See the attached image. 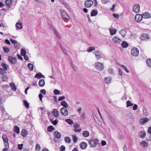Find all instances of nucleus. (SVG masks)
Instances as JSON below:
<instances>
[{
    "instance_id": "obj_19",
    "label": "nucleus",
    "mask_w": 151,
    "mask_h": 151,
    "mask_svg": "<svg viewBox=\"0 0 151 151\" xmlns=\"http://www.w3.org/2000/svg\"><path fill=\"white\" fill-rule=\"evenodd\" d=\"M52 29L54 30L55 33L56 34V35L60 39L61 38L60 35L56 29L54 27H52Z\"/></svg>"
},
{
    "instance_id": "obj_8",
    "label": "nucleus",
    "mask_w": 151,
    "mask_h": 151,
    "mask_svg": "<svg viewBox=\"0 0 151 151\" xmlns=\"http://www.w3.org/2000/svg\"><path fill=\"white\" fill-rule=\"evenodd\" d=\"M140 6L138 4H135L133 7V11L135 13H137L139 11Z\"/></svg>"
},
{
    "instance_id": "obj_30",
    "label": "nucleus",
    "mask_w": 151,
    "mask_h": 151,
    "mask_svg": "<svg viewBox=\"0 0 151 151\" xmlns=\"http://www.w3.org/2000/svg\"><path fill=\"white\" fill-rule=\"evenodd\" d=\"M140 145L142 146L145 147L148 145V143L144 141H142L140 142Z\"/></svg>"
},
{
    "instance_id": "obj_21",
    "label": "nucleus",
    "mask_w": 151,
    "mask_h": 151,
    "mask_svg": "<svg viewBox=\"0 0 151 151\" xmlns=\"http://www.w3.org/2000/svg\"><path fill=\"white\" fill-rule=\"evenodd\" d=\"M28 134L27 130L25 129H22L21 132V134L23 137H25Z\"/></svg>"
},
{
    "instance_id": "obj_10",
    "label": "nucleus",
    "mask_w": 151,
    "mask_h": 151,
    "mask_svg": "<svg viewBox=\"0 0 151 151\" xmlns=\"http://www.w3.org/2000/svg\"><path fill=\"white\" fill-rule=\"evenodd\" d=\"M8 60L10 62L13 64H15L17 63L16 59L12 57L11 56H9V57Z\"/></svg>"
},
{
    "instance_id": "obj_26",
    "label": "nucleus",
    "mask_w": 151,
    "mask_h": 151,
    "mask_svg": "<svg viewBox=\"0 0 151 151\" xmlns=\"http://www.w3.org/2000/svg\"><path fill=\"white\" fill-rule=\"evenodd\" d=\"M111 81V78L109 77H106L104 78L105 82L106 84L110 83Z\"/></svg>"
},
{
    "instance_id": "obj_44",
    "label": "nucleus",
    "mask_w": 151,
    "mask_h": 151,
    "mask_svg": "<svg viewBox=\"0 0 151 151\" xmlns=\"http://www.w3.org/2000/svg\"><path fill=\"white\" fill-rule=\"evenodd\" d=\"M126 107H128L130 106H132L133 105V104L132 103L131 101H128L126 102Z\"/></svg>"
},
{
    "instance_id": "obj_14",
    "label": "nucleus",
    "mask_w": 151,
    "mask_h": 151,
    "mask_svg": "<svg viewBox=\"0 0 151 151\" xmlns=\"http://www.w3.org/2000/svg\"><path fill=\"white\" fill-rule=\"evenodd\" d=\"M80 146L81 149H85L87 147V144L86 142H83L80 143Z\"/></svg>"
},
{
    "instance_id": "obj_25",
    "label": "nucleus",
    "mask_w": 151,
    "mask_h": 151,
    "mask_svg": "<svg viewBox=\"0 0 151 151\" xmlns=\"http://www.w3.org/2000/svg\"><path fill=\"white\" fill-rule=\"evenodd\" d=\"M61 105L63 106V107L65 108H67L68 107V104L64 101H63L61 102Z\"/></svg>"
},
{
    "instance_id": "obj_62",
    "label": "nucleus",
    "mask_w": 151,
    "mask_h": 151,
    "mask_svg": "<svg viewBox=\"0 0 151 151\" xmlns=\"http://www.w3.org/2000/svg\"><path fill=\"white\" fill-rule=\"evenodd\" d=\"M10 41L11 42L12 44H14V45H15V44L17 42V41H15V40H13L12 39H10Z\"/></svg>"
},
{
    "instance_id": "obj_13",
    "label": "nucleus",
    "mask_w": 151,
    "mask_h": 151,
    "mask_svg": "<svg viewBox=\"0 0 151 151\" xmlns=\"http://www.w3.org/2000/svg\"><path fill=\"white\" fill-rule=\"evenodd\" d=\"M142 15L144 18L149 19L151 17V15L147 12L144 13Z\"/></svg>"
},
{
    "instance_id": "obj_59",
    "label": "nucleus",
    "mask_w": 151,
    "mask_h": 151,
    "mask_svg": "<svg viewBox=\"0 0 151 151\" xmlns=\"http://www.w3.org/2000/svg\"><path fill=\"white\" fill-rule=\"evenodd\" d=\"M109 119L110 120L111 122L113 124H115V120L114 119H113V118L111 116H109Z\"/></svg>"
},
{
    "instance_id": "obj_23",
    "label": "nucleus",
    "mask_w": 151,
    "mask_h": 151,
    "mask_svg": "<svg viewBox=\"0 0 151 151\" xmlns=\"http://www.w3.org/2000/svg\"><path fill=\"white\" fill-rule=\"evenodd\" d=\"M98 12L97 10L93 9L91 11V16H94L98 14Z\"/></svg>"
},
{
    "instance_id": "obj_22",
    "label": "nucleus",
    "mask_w": 151,
    "mask_h": 151,
    "mask_svg": "<svg viewBox=\"0 0 151 151\" xmlns=\"http://www.w3.org/2000/svg\"><path fill=\"white\" fill-rule=\"evenodd\" d=\"M38 84L39 86L41 87H43L45 85V81L43 79H41L40 80Z\"/></svg>"
},
{
    "instance_id": "obj_63",
    "label": "nucleus",
    "mask_w": 151,
    "mask_h": 151,
    "mask_svg": "<svg viewBox=\"0 0 151 151\" xmlns=\"http://www.w3.org/2000/svg\"><path fill=\"white\" fill-rule=\"evenodd\" d=\"M113 16L116 19H117L119 18V16L118 14L115 13L113 14Z\"/></svg>"
},
{
    "instance_id": "obj_27",
    "label": "nucleus",
    "mask_w": 151,
    "mask_h": 151,
    "mask_svg": "<svg viewBox=\"0 0 151 151\" xmlns=\"http://www.w3.org/2000/svg\"><path fill=\"white\" fill-rule=\"evenodd\" d=\"M146 135V133L145 131H141L139 132V137L142 138H144Z\"/></svg>"
},
{
    "instance_id": "obj_6",
    "label": "nucleus",
    "mask_w": 151,
    "mask_h": 151,
    "mask_svg": "<svg viewBox=\"0 0 151 151\" xmlns=\"http://www.w3.org/2000/svg\"><path fill=\"white\" fill-rule=\"evenodd\" d=\"M113 41L116 44H120L122 42V40L117 36H114L112 39Z\"/></svg>"
},
{
    "instance_id": "obj_15",
    "label": "nucleus",
    "mask_w": 151,
    "mask_h": 151,
    "mask_svg": "<svg viewBox=\"0 0 151 151\" xmlns=\"http://www.w3.org/2000/svg\"><path fill=\"white\" fill-rule=\"evenodd\" d=\"M149 120V119L147 117H145V118H141L140 120V122L141 124H143L148 122Z\"/></svg>"
},
{
    "instance_id": "obj_56",
    "label": "nucleus",
    "mask_w": 151,
    "mask_h": 151,
    "mask_svg": "<svg viewBox=\"0 0 151 151\" xmlns=\"http://www.w3.org/2000/svg\"><path fill=\"white\" fill-rule=\"evenodd\" d=\"M23 103L24 104V105L26 106V107L28 108L29 107V104L27 101L25 100H24Z\"/></svg>"
},
{
    "instance_id": "obj_31",
    "label": "nucleus",
    "mask_w": 151,
    "mask_h": 151,
    "mask_svg": "<svg viewBox=\"0 0 151 151\" xmlns=\"http://www.w3.org/2000/svg\"><path fill=\"white\" fill-rule=\"evenodd\" d=\"M2 138L4 141V143L8 142V137L6 135L3 134L2 136Z\"/></svg>"
},
{
    "instance_id": "obj_61",
    "label": "nucleus",
    "mask_w": 151,
    "mask_h": 151,
    "mask_svg": "<svg viewBox=\"0 0 151 151\" xmlns=\"http://www.w3.org/2000/svg\"><path fill=\"white\" fill-rule=\"evenodd\" d=\"M65 99V97L64 96H62L61 97H59L58 99V101H62L64 100Z\"/></svg>"
},
{
    "instance_id": "obj_64",
    "label": "nucleus",
    "mask_w": 151,
    "mask_h": 151,
    "mask_svg": "<svg viewBox=\"0 0 151 151\" xmlns=\"http://www.w3.org/2000/svg\"><path fill=\"white\" fill-rule=\"evenodd\" d=\"M138 106L137 104H134L133 107V109L134 110H136Z\"/></svg>"
},
{
    "instance_id": "obj_47",
    "label": "nucleus",
    "mask_w": 151,
    "mask_h": 151,
    "mask_svg": "<svg viewBox=\"0 0 151 151\" xmlns=\"http://www.w3.org/2000/svg\"><path fill=\"white\" fill-rule=\"evenodd\" d=\"M0 110H1V112L3 114H4L5 111V109L4 107L3 106H0Z\"/></svg>"
},
{
    "instance_id": "obj_24",
    "label": "nucleus",
    "mask_w": 151,
    "mask_h": 151,
    "mask_svg": "<svg viewBox=\"0 0 151 151\" xmlns=\"http://www.w3.org/2000/svg\"><path fill=\"white\" fill-rule=\"evenodd\" d=\"M109 31L111 35L115 34L116 32V29L113 28H111L109 29Z\"/></svg>"
},
{
    "instance_id": "obj_49",
    "label": "nucleus",
    "mask_w": 151,
    "mask_h": 151,
    "mask_svg": "<svg viewBox=\"0 0 151 151\" xmlns=\"http://www.w3.org/2000/svg\"><path fill=\"white\" fill-rule=\"evenodd\" d=\"M2 80L3 81H6L8 79L7 76L4 74H3V76L2 77Z\"/></svg>"
},
{
    "instance_id": "obj_32",
    "label": "nucleus",
    "mask_w": 151,
    "mask_h": 151,
    "mask_svg": "<svg viewBox=\"0 0 151 151\" xmlns=\"http://www.w3.org/2000/svg\"><path fill=\"white\" fill-rule=\"evenodd\" d=\"M14 130L17 134L19 133V128L17 126H14Z\"/></svg>"
},
{
    "instance_id": "obj_7",
    "label": "nucleus",
    "mask_w": 151,
    "mask_h": 151,
    "mask_svg": "<svg viewBox=\"0 0 151 151\" xmlns=\"http://www.w3.org/2000/svg\"><path fill=\"white\" fill-rule=\"evenodd\" d=\"M143 18L142 15L139 14H137L134 17V18L136 21L137 22H140Z\"/></svg>"
},
{
    "instance_id": "obj_50",
    "label": "nucleus",
    "mask_w": 151,
    "mask_h": 151,
    "mask_svg": "<svg viewBox=\"0 0 151 151\" xmlns=\"http://www.w3.org/2000/svg\"><path fill=\"white\" fill-rule=\"evenodd\" d=\"M2 48L4 50V52L6 53H7L9 51V49L8 47H3Z\"/></svg>"
},
{
    "instance_id": "obj_48",
    "label": "nucleus",
    "mask_w": 151,
    "mask_h": 151,
    "mask_svg": "<svg viewBox=\"0 0 151 151\" xmlns=\"http://www.w3.org/2000/svg\"><path fill=\"white\" fill-rule=\"evenodd\" d=\"M120 66L122 67L123 69L126 71L127 73H129V70L127 69L126 67L124 65H120Z\"/></svg>"
},
{
    "instance_id": "obj_51",
    "label": "nucleus",
    "mask_w": 151,
    "mask_h": 151,
    "mask_svg": "<svg viewBox=\"0 0 151 151\" xmlns=\"http://www.w3.org/2000/svg\"><path fill=\"white\" fill-rule=\"evenodd\" d=\"M108 72L109 74L113 75L114 73V70L112 68H109L108 69Z\"/></svg>"
},
{
    "instance_id": "obj_58",
    "label": "nucleus",
    "mask_w": 151,
    "mask_h": 151,
    "mask_svg": "<svg viewBox=\"0 0 151 151\" xmlns=\"http://www.w3.org/2000/svg\"><path fill=\"white\" fill-rule=\"evenodd\" d=\"M2 87L5 90H6L9 87V86L8 85H3L2 86Z\"/></svg>"
},
{
    "instance_id": "obj_35",
    "label": "nucleus",
    "mask_w": 151,
    "mask_h": 151,
    "mask_svg": "<svg viewBox=\"0 0 151 151\" xmlns=\"http://www.w3.org/2000/svg\"><path fill=\"white\" fill-rule=\"evenodd\" d=\"M83 135L85 137H88L89 136V133L87 131H84L83 132Z\"/></svg>"
},
{
    "instance_id": "obj_12",
    "label": "nucleus",
    "mask_w": 151,
    "mask_h": 151,
    "mask_svg": "<svg viewBox=\"0 0 151 151\" xmlns=\"http://www.w3.org/2000/svg\"><path fill=\"white\" fill-rule=\"evenodd\" d=\"M52 113L53 116L55 117H58L59 114V111L55 109H54L53 110Z\"/></svg>"
},
{
    "instance_id": "obj_5",
    "label": "nucleus",
    "mask_w": 151,
    "mask_h": 151,
    "mask_svg": "<svg viewBox=\"0 0 151 151\" xmlns=\"http://www.w3.org/2000/svg\"><path fill=\"white\" fill-rule=\"evenodd\" d=\"M60 113L63 115L66 116L68 115V112L66 108L62 107L60 109Z\"/></svg>"
},
{
    "instance_id": "obj_34",
    "label": "nucleus",
    "mask_w": 151,
    "mask_h": 151,
    "mask_svg": "<svg viewBox=\"0 0 151 151\" xmlns=\"http://www.w3.org/2000/svg\"><path fill=\"white\" fill-rule=\"evenodd\" d=\"M121 45L123 48H125L128 46V44L125 41H124L122 42Z\"/></svg>"
},
{
    "instance_id": "obj_60",
    "label": "nucleus",
    "mask_w": 151,
    "mask_h": 151,
    "mask_svg": "<svg viewBox=\"0 0 151 151\" xmlns=\"http://www.w3.org/2000/svg\"><path fill=\"white\" fill-rule=\"evenodd\" d=\"M23 146V144H19L18 145V149L19 150H22V149Z\"/></svg>"
},
{
    "instance_id": "obj_45",
    "label": "nucleus",
    "mask_w": 151,
    "mask_h": 151,
    "mask_svg": "<svg viewBox=\"0 0 151 151\" xmlns=\"http://www.w3.org/2000/svg\"><path fill=\"white\" fill-rule=\"evenodd\" d=\"M27 66L31 70H33L34 66L32 64L28 63L27 65Z\"/></svg>"
},
{
    "instance_id": "obj_1",
    "label": "nucleus",
    "mask_w": 151,
    "mask_h": 151,
    "mask_svg": "<svg viewBox=\"0 0 151 151\" xmlns=\"http://www.w3.org/2000/svg\"><path fill=\"white\" fill-rule=\"evenodd\" d=\"M60 12L61 16L63 19L67 20H69L70 19V17L64 10L60 9Z\"/></svg>"
},
{
    "instance_id": "obj_54",
    "label": "nucleus",
    "mask_w": 151,
    "mask_h": 151,
    "mask_svg": "<svg viewBox=\"0 0 151 151\" xmlns=\"http://www.w3.org/2000/svg\"><path fill=\"white\" fill-rule=\"evenodd\" d=\"M143 115L145 116H147L148 115V113L147 112L146 109L144 108H143Z\"/></svg>"
},
{
    "instance_id": "obj_40",
    "label": "nucleus",
    "mask_w": 151,
    "mask_h": 151,
    "mask_svg": "<svg viewBox=\"0 0 151 151\" xmlns=\"http://www.w3.org/2000/svg\"><path fill=\"white\" fill-rule=\"evenodd\" d=\"M95 50L94 47H90L88 48L87 49V51L88 52H90L92 51Z\"/></svg>"
},
{
    "instance_id": "obj_9",
    "label": "nucleus",
    "mask_w": 151,
    "mask_h": 151,
    "mask_svg": "<svg viewBox=\"0 0 151 151\" xmlns=\"http://www.w3.org/2000/svg\"><path fill=\"white\" fill-rule=\"evenodd\" d=\"M93 4V1L88 0L85 2V6L87 8L90 7Z\"/></svg>"
},
{
    "instance_id": "obj_28",
    "label": "nucleus",
    "mask_w": 151,
    "mask_h": 151,
    "mask_svg": "<svg viewBox=\"0 0 151 151\" xmlns=\"http://www.w3.org/2000/svg\"><path fill=\"white\" fill-rule=\"evenodd\" d=\"M72 139L74 143H77L78 140V138L77 136L75 134L72 135Z\"/></svg>"
},
{
    "instance_id": "obj_36",
    "label": "nucleus",
    "mask_w": 151,
    "mask_h": 151,
    "mask_svg": "<svg viewBox=\"0 0 151 151\" xmlns=\"http://www.w3.org/2000/svg\"><path fill=\"white\" fill-rule=\"evenodd\" d=\"M1 65L4 68V69L6 70H7V69H8V65L3 63H2Z\"/></svg>"
},
{
    "instance_id": "obj_29",
    "label": "nucleus",
    "mask_w": 151,
    "mask_h": 151,
    "mask_svg": "<svg viewBox=\"0 0 151 151\" xmlns=\"http://www.w3.org/2000/svg\"><path fill=\"white\" fill-rule=\"evenodd\" d=\"M86 118V114L84 112H82L80 116V119L81 120H84Z\"/></svg>"
},
{
    "instance_id": "obj_41",
    "label": "nucleus",
    "mask_w": 151,
    "mask_h": 151,
    "mask_svg": "<svg viewBox=\"0 0 151 151\" xmlns=\"http://www.w3.org/2000/svg\"><path fill=\"white\" fill-rule=\"evenodd\" d=\"M65 142L68 143H69L71 142V139L70 138L68 137H65Z\"/></svg>"
},
{
    "instance_id": "obj_18",
    "label": "nucleus",
    "mask_w": 151,
    "mask_h": 151,
    "mask_svg": "<svg viewBox=\"0 0 151 151\" xmlns=\"http://www.w3.org/2000/svg\"><path fill=\"white\" fill-rule=\"evenodd\" d=\"M35 78L39 79L42 78H45V76L43 75H42L41 73H39L36 74L35 76Z\"/></svg>"
},
{
    "instance_id": "obj_55",
    "label": "nucleus",
    "mask_w": 151,
    "mask_h": 151,
    "mask_svg": "<svg viewBox=\"0 0 151 151\" xmlns=\"http://www.w3.org/2000/svg\"><path fill=\"white\" fill-rule=\"evenodd\" d=\"M36 150L37 151H39L41 149L40 145V144H37L35 147Z\"/></svg>"
},
{
    "instance_id": "obj_53",
    "label": "nucleus",
    "mask_w": 151,
    "mask_h": 151,
    "mask_svg": "<svg viewBox=\"0 0 151 151\" xmlns=\"http://www.w3.org/2000/svg\"><path fill=\"white\" fill-rule=\"evenodd\" d=\"M53 92L55 95H59L60 94V91L56 89H55L54 90Z\"/></svg>"
},
{
    "instance_id": "obj_33",
    "label": "nucleus",
    "mask_w": 151,
    "mask_h": 151,
    "mask_svg": "<svg viewBox=\"0 0 151 151\" xmlns=\"http://www.w3.org/2000/svg\"><path fill=\"white\" fill-rule=\"evenodd\" d=\"M16 26L19 29H21L22 28V25L21 23L17 22L16 24Z\"/></svg>"
},
{
    "instance_id": "obj_42",
    "label": "nucleus",
    "mask_w": 151,
    "mask_h": 151,
    "mask_svg": "<svg viewBox=\"0 0 151 151\" xmlns=\"http://www.w3.org/2000/svg\"><path fill=\"white\" fill-rule=\"evenodd\" d=\"M26 52L24 49H22L21 50V55L22 56H24L26 55Z\"/></svg>"
},
{
    "instance_id": "obj_37",
    "label": "nucleus",
    "mask_w": 151,
    "mask_h": 151,
    "mask_svg": "<svg viewBox=\"0 0 151 151\" xmlns=\"http://www.w3.org/2000/svg\"><path fill=\"white\" fill-rule=\"evenodd\" d=\"M126 31L124 29H122L120 32V33L123 37H124L126 34Z\"/></svg>"
},
{
    "instance_id": "obj_16",
    "label": "nucleus",
    "mask_w": 151,
    "mask_h": 151,
    "mask_svg": "<svg viewBox=\"0 0 151 151\" xmlns=\"http://www.w3.org/2000/svg\"><path fill=\"white\" fill-rule=\"evenodd\" d=\"M54 136L56 138L59 139L61 137V135L60 132L57 131H55L54 132Z\"/></svg>"
},
{
    "instance_id": "obj_46",
    "label": "nucleus",
    "mask_w": 151,
    "mask_h": 151,
    "mask_svg": "<svg viewBox=\"0 0 151 151\" xmlns=\"http://www.w3.org/2000/svg\"><path fill=\"white\" fill-rule=\"evenodd\" d=\"M65 121L70 125L72 124L73 123V121L70 119H66L65 120Z\"/></svg>"
},
{
    "instance_id": "obj_17",
    "label": "nucleus",
    "mask_w": 151,
    "mask_h": 151,
    "mask_svg": "<svg viewBox=\"0 0 151 151\" xmlns=\"http://www.w3.org/2000/svg\"><path fill=\"white\" fill-rule=\"evenodd\" d=\"M150 38L149 36L147 34H144L142 35L141 39L143 40H146Z\"/></svg>"
},
{
    "instance_id": "obj_4",
    "label": "nucleus",
    "mask_w": 151,
    "mask_h": 151,
    "mask_svg": "<svg viewBox=\"0 0 151 151\" xmlns=\"http://www.w3.org/2000/svg\"><path fill=\"white\" fill-rule=\"evenodd\" d=\"M131 54L134 56H137L139 53V50L136 47L133 48L131 51Z\"/></svg>"
},
{
    "instance_id": "obj_20",
    "label": "nucleus",
    "mask_w": 151,
    "mask_h": 151,
    "mask_svg": "<svg viewBox=\"0 0 151 151\" xmlns=\"http://www.w3.org/2000/svg\"><path fill=\"white\" fill-rule=\"evenodd\" d=\"M5 3L6 5L8 6L7 7L10 8V5L13 3V1L12 0H6Z\"/></svg>"
},
{
    "instance_id": "obj_38",
    "label": "nucleus",
    "mask_w": 151,
    "mask_h": 151,
    "mask_svg": "<svg viewBox=\"0 0 151 151\" xmlns=\"http://www.w3.org/2000/svg\"><path fill=\"white\" fill-rule=\"evenodd\" d=\"M146 62L147 66L151 68V59H147L146 61Z\"/></svg>"
},
{
    "instance_id": "obj_39",
    "label": "nucleus",
    "mask_w": 151,
    "mask_h": 151,
    "mask_svg": "<svg viewBox=\"0 0 151 151\" xmlns=\"http://www.w3.org/2000/svg\"><path fill=\"white\" fill-rule=\"evenodd\" d=\"M54 129V128L52 126H49L48 127L47 131L49 132H52Z\"/></svg>"
},
{
    "instance_id": "obj_2",
    "label": "nucleus",
    "mask_w": 151,
    "mask_h": 151,
    "mask_svg": "<svg viewBox=\"0 0 151 151\" xmlns=\"http://www.w3.org/2000/svg\"><path fill=\"white\" fill-rule=\"evenodd\" d=\"M99 141L97 139H90L88 141L89 144L90 145L91 147H96V142Z\"/></svg>"
},
{
    "instance_id": "obj_57",
    "label": "nucleus",
    "mask_w": 151,
    "mask_h": 151,
    "mask_svg": "<svg viewBox=\"0 0 151 151\" xmlns=\"http://www.w3.org/2000/svg\"><path fill=\"white\" fill-rule=\"evenodd\" d=\"M6 70L2 68H0V74H4L6 73Z\"/></svg>"
},
{
    "instance_id": "obj_3",
    "label": "nucleus",
    "mask_w": 151,
    "mask_h": 151,
    "mask_svg": "<svg viewBox=\"0 0 151 151\" xmlns=\"http://www.w3.org/2000/svg\"><path fill=\"white\" fill-rule=\"evenodd\" d=\"M95 67L96 69L99 70H101L104 69V65L102 63L97 62L95 64Z\"/></svg>"
},
{
    "instance_id": "obj_52",
    "label": "nucleus",
    "mask_w": 151,
    "mask_h": 151,
    "mask_svg": "<svg viewBox=\"0 0 151 151\" xmlns=\"http://www.w3.org/2000/svg\"><path fill=\"white\" fill-rule=\"evenodd\" d=\"M14 45V48L16 50H18L19 49L20 46L19 45L18 43V42H17Z\"/></svg>"
},
{
    "instance_id": "obj_43",
    "label": "nucleus",
    "mask_w": 151,
    "mask_h": 151,
    "mask_svg": "<svg viewBox=\"0 0 151 151\" xmlns=\"http://www.w3.org/2000/svg\"><path fill=\"white\" fill-rule=\"evenodd\" d=\"M10 86L12 87V89L14 91H16V88L15 84L14 83H10Z\"/></svg>"
},
{
    "instance_id": "obj_11",
    "label": "nucleus",
    "mask_w": 151,
    "mask_h": 151,
    "mask_svg": "<svg viewBox=\"0 0 151 151\" xmlns=\"http://www.w3.org/2000/svg\"><path fill=\"white\" fill-rule=\"evenodd\" d=\"M93 53L95 55L97 60H99L102 57L101 53L99 51H94Z\"/></svg>"
}]
</instances>
